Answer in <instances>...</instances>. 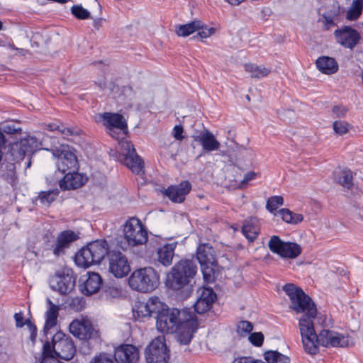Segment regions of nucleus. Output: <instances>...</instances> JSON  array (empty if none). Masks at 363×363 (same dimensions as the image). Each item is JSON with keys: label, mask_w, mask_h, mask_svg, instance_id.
Returning <instances> with one entry per match:
<instances>
[{"label": "nucleus", "mask_w": 363, "mask_h": 363, "mask_svg": "<svg viewBox=\"0 0 363 363\" xmlns=\"http://www.w3.org/2000/svg\"><path fill=\"white\" fill-rule=\"evenodd\" d=\"M284 291L289 296L291 304L290 308L296 313H302L298 327L305 351L311 354L318 352V346L345 347L348 340L344 335L329 330H322L318 334L315 325L317 319V308L312 299L301 288L294 284H286Z\"/></svg>", "instance_id": "nucleus-1"}, {"label": "nucleus", "mask_w": 363, "mask_h": 363, "mask_svg": "<svg viewBox=\"0 0 363 363\" xmlns=\"http://www.w3.org/2000/svg\"><path fill=\"white\" fill-rule=\"evenodd\" d=\"M157 330L163 334H177L178 342L182 345L190 343L198 328L194 314L186 310L166 307L156 315Z\"/></svg>", "instance_id": "nucleus-2"}, {"label": "nucleus", "mask_w": 363, "mask_h": 363, "mask_svg": "<svg viewBox=\"0 0 363 363\" xmlns=\"http://www.w3.org/2000/svg\"><path fill=\"white\" fill-rule=\"evenodd\" d=\"M109 246L106 240H96L88 243L77 252L74 257L75 263L80 267L88 268L99 264L109 253Z\"/></svg>", "instance_id": "nucleus-3"}, {"label": "nucleus", "mask_w": 363, "mask_h": 363, "mask_svg": "<svg viewBox=\"0 0 363 363\" xmlns=\"http://www.w3.org/2000/svg\"><path fill=\"white\" fill-rule=\"evenodd\" d=\"M197 272V266L193 260L182 259L177 262L167 274L166 285L177 291L189 284Z\"/></svg>", "instance_id": "nucleus-4"}, {"label": "nucleus", "mask_w": 363, "mask_h": 363, "mask_svg": "<svg viewBox=\"0 0 363 363\" xmlns=\"http://www.w3.org/2000/svg\"><path fill=\"white\" fill-rule=\"evenodd\" d=\"M46 354H52L65 360H70L76 352L72 339L61 331L56 333L52 341H46L43 347Z\"/></svg>", "instance_id": "nucleus-5"}, {"label": "nucleus", "mask_w": 363, "mask_h": 363, "mask_svg": "<svg viewBox=\"0 0 363 363\" xmlns=\"http://www.w3.org/2000/svg\"><path fill=\"white\" fill-rule=\"evenodd\" d=\"M160 276L152 267H144L135 270L128 279L130 287L137 291L148 293L159 285Z\"/></svg>", "instance_id": "nucleus-6"}, {"label": "nucleus", "mask_w": 363, "mask_h": 363, "mask_svg": "<svg viewBox=\"0 0 363 363\" xmlns=\"http://www.w3.org/2000/svg\"><path fill=\"white\" fill-rule=\"evenodd\" d=\"M196 258L201 264L204 281L211 283L214 280V269L216 265L215 250L209 244H202L197 247Z\"/></svg>", "instance_id": "nucleus-7"}, {"label": "nucleus", "mask_w": 363, "mask_h": 363, "mask_svg": "<svg viewBox=\"0 0 363 363\" xmlns=\"http://www.w3.org/2000/svg\"><path fill=\"white\" fill-rule=\"evenodd\" d=\"M53 155L56 157L57 169L54 175H63L68 172L78 169V160L72 147L62 145L54 150Z\"/></svg>", "instance_id": "nucleus-8"}, {"label": "nucleus", "mask_w": 363, "mask_h": 363, "mask_svg": "<svg viewBox=\"0 0 363 363\" xmlns=\"http://www.w3.org/2000/svg\"><path fill=\"white\" fill-rule=\"evenodd\" d=\"M119 160L133 173L140 174L144 172V162L136 153L133 145L128 140L119 143Z\"/></svg>", "instance_id": "nucleus-9"}, {"label": "nucleus", "mask_w": 363, "mask_h": 363, "mask_svg": "<svg viewBox=\"0 0 363 363\" xmlns=\"http://www.w3.org/2000/svg\"><path fill=\"white\" fill-rule=\"evenodd\" d=\"M123 232L124 238L130 246L142 245L147 241V232L138 218H131L127 220Z\"/></svg>", "instance_id": "nucleus-10"}, {"label": "nucleus", "mask_w": 363, "mask_h": 363, "mask_svg": "<svg viewBox=\"0 0 363 363\" xmlns=\"http://www.w3.org/2000/svg\"><path fill=\"white\" fill-rule=\"evenodd\" d=\"M268 247L271 252L283 258L295 259L302 252L301 246L296 242H284L279 236L271 237Z\"/></svg>", "instance_id": "nucleus-11"}, {"label": "nucleus", "mask_w": 363, "mask_h": 363, "mask_svg": "<svg viewBox=\"0 0 363 363\" xmlns=\"http://www.w3.org/2000/svg\"><path fill=\"white\" fill-rule=\"evenodd\" d=\"M76 278L70 269L57 271L50 280V287L60 294H69L74 288Z\"/></svg>", "instance_id": "nucleus-12"}, {"label": "nucleus", "mask_w": 363, "mask_h": 363, "mask_svg": "<svg viewBox=\"0 0 363 363\" xmlns=\"http://www.w3.org/2000/svg\"><path fill=\"white\" fill-rule=\"evenodd\" d=\"M147 363H167L169 350L164 343V336L154 339L145 350Z\"/></svg>", "instance_id": "nucleus-13"}, {"label": "nucleus", "mask_w": 363, "mask_h": 363, "mask_svg": "<svg viewBox=\"0 0 363 363\" xmlns=\"http://www.w3.org/2000/svg\"><path fill=\"white\" fill-rule=\"evenodd\" d=\"M69 329L74 337L82 340H87L97 336V330L88 318L82 317L72 320Z\"/></svg>", "instance_id": "nucleus-14"}, {"label": "nucleus", "mask_w": 363, "mask_h": 363, "mask_svg": "<svg viewBox=\"0 0 363 363\" xmlns=\"http://www.w3.org/2000/svg\"><path fill=\"white\" fill-rule=\"evenodd\" d=\"M109 272L117 278H122L128 274L130 267L127 257L118 250H110L108 254Z\"/></svg>", "instance_id": "nucleus-15"}, {"label": "nucleus", "mask_w": 363, "mask_h": 363, "mask_svg": "<svg viewBox=\"0 0 363 363\" xmlns=\"http://www.w3.org/2000/svg\"><path fill=\"white\" fill-rule=\"evenodd\" d=\"M41 143L34 136L28 135L12 145L11 152L16 160L23 159L25 155L33 153L40 148Z\"/></svg>", "instance_id": "nucleus-16"}, {"label": "nucleus", "mask_w": 363, "mask_h": 363, "mask_svg": "<svg viewBox=\"0 0 363 363\" xmlns=\"http://www.w3.org/2000/svg\"><path fill=\"white\" fill-rule=\"evenodd\" d=\"M51 179L52 182H57L62 190H69L82 186L86 182L87 177L75 170L63 175H54Z\"/></svg>", "instance_id": "nucleus-17"}, {"label": "nucleus", "mask_w": 363, "mask_h": 363, "mask_svg": "<svg viewBox=\"0 0 363 363\" xmlns=\"http://www.w3.org/2000/svg\"><path fill=\"white\" fill-rule=\"evenodd\" d=\"M96 121L102 123L108 129V133L114 137L115 129L125 132L128 125L123 116L119 113L105 112L96 116Z\"/></svg>", "instance_id": "nucleus-18"}, {"label": "nucleus", "mask_w": 363, "mask_h": 363, "mask_svg": "<svg viewBox=\"0 0 363 363\" xmlns=\"http://www.w3.org/2000/svg\"><path fill=\"white\" fill-rule=\"evenodd\" d=\"M336 41L345 48L353 49L359 43L360 34L350 26H343L334 32Z\"/></svg>", "instance_id": "nucleus-19"}, {"label": "nucleus", "mask_w": 363, "mask_h": 363, "mask_svg": "<svg viewBox=\"0 0 363 363\" xmlns=\"http://www.w3.org/2000/svg\"><path fill=\"white\" fill-rule=\"evenodd\" d=\"M198 293L199 296L194 304V309L197 313L203 314L210 310L217 296L211 288L208 287L200 289Z\"/></svg>", "instance_id": "nucleus-20"}, {"label": "nucleus", "mask_w": 363, "mask_h": 363, "mask_svg": "<svg viewBox=\"0 0 363 363\" xmlns=\"http://www.w3.org/2000/svg\"><path fill=\"white\" fill-rule=\"evenodd\" d=\"M191 185L188 181H183L179 185L170 186L164 191V195L172 202L182 203L189 193Z\"/></svg>", "instance_id": "nucleus-21"}, {"label": "nucleus", "mask_w": 363, "mask_h": 363, "mask_svg": "<svg viewBox=\"0 0 363 363\" xmlns=\"http://www.w3.org/2000/svg\"><path fill=\"white\" fill-rule=\"evenodd\" d=\"M193 138L199 142L202 148L206 152H213L218 150L220 147V143L215 138L214 135L207 129H203L197 135H194Z\"/></svg>", "instance_id": "nucleus-22"}, {"label": "nucleus", "mask_w": 363, "mask_h": 363, "mask_svg": "<svg viewBox=\"0 0 363 363\" xmlns=\"http://www.w3.org/2000/svg\"><path fill=\"white\" fill-rule=\"evenodd\" d=\"M115 359L120 363H138V350L132 345H125L115 352Z\"/></svg>", "instance_id": "nucleus-23"}, {"label": "nucleus", "mask_w": 363, "mask_h": 363, "mask_svg": "<svg viewBox=\"0 0 363 363\" xmlns=\"http://www.w3.org/2000/svg\"><path fill=\"white\" fill-rule=\"evenodd\" d=\"M78 239V235L72 230H65L58 235L57 242L53 246V254L58 257L64 255L65 249L68 248L69 245Z\"/></svg>", "instance_id": "nucleus-24"}, {"label": "nucleus", "mask_w": 363, "mask_h": 363, "mask_svg": "<svg viewBox=\"0 0 363 363\" xmlns=\"http://www.w3.org/2000/svg\"><path fill=\"white\" fill-rule=\"evenodd\" d=\"M259 232V222L257 218L251 217L245 220L242 233L249 242H253L257 238Z\"/></svg>", "instance_id": "nucleus-25"}, {"label": "nucleus", "mask_w": 363, "mask_h": 363, "mask_svg": "<svg viewBox=\"0 0 363 363\" xmlns=\"http://www.w3.org/2000/svg\"><path fill=\"white\" fill-rule=\"evenodd\" d=\"M47 304L48 310L45 312V323L43 328L45 333L57 325L60 310L59 306L53 303L49 298H47Z\"/></svg>", "instance_id": "nucleus-26"}, {"label": "nucleus", "mask_w": 363, "mask_h": 363, "mask_svg": "<svg viewBox=\"0 0 363 363\" xmlns=\"http://www.w3.org/2000/svg\"><path fill=\"white\" fill-rule=\"evenodd\" d=\"M334 179L336 183L341 185L344 189L353 191V175L350 169H337L334 172Z\"/></svg>", "instance_id": "nucleus-27"}, {"label": "nucleus", "mask_w": 363, "mask_h": 363, "mask_svg": "<svg viewBox=\"0 0 363 363\" xmlns=\"http://www.w3.org/2000/svg\"><path fill=\"white\" fill-rule=\"evenodd\" d=\"M177 244L176 242L167 243L158 250V261L162 265L169 266L172 264Z\"/></svg>", "instance_id": "nucleus-28"}, {"label": "nucleus", "mask_w": 363, "mask_h": 363, "mask_svg": "<svg viewBox=\"0 0 363 363\" xmlns=\"http://www.w3.org/2000/svg\"><path fill=\"white\" fill-rule=\"evenodd\" d=\"M316 66L318 69L325 74L335 73L338 70V65L334 58L322 56L317 59Z\"/></svg>", "instance_id": "nucleus-29"}, {"label": "nucleus", "mask_w": 363, "mask_h": 363, "mask_svg": "<svg viewBox=\"0 0 363 363\" xmlns=\"http://www.w3.org/2000/svg\"><path fill=\"white\" fill-rule=\"evenodd\" d=\"M102 279L100 275L95 272L89 273V277L84 282V291L86 295L96 293L101 285Z\"/></svg>", "instance_id": "nucleus-30"}, {"label": "nucleus", "mask_w": 363, "mask_h": 363, "mask_svg": "<svg viewBox=\"0 0 363 363\" xmlns=\"http://www.w3.org/2000/svg\"><path fill=\"white\" fill-rule=\"evenodd\" d=\"M202 28L203 25L200 21H194L191 23L179 26L176 30V33L179 36L186 37Z\"/></svg>", "instance_id": "nucleus-31"}, {"label": "nucleus", "mask_w": 363, "mask_h": 363, "mask_svg": "<svg viewBox=\"0 0 363 363\" xmlns=\"http://www.w3.org/2000/svg\"><path fill=\"white\" fill-rule=\"evenodd\" d=\"M245 69L250 74L251 77L257 79L267 76L271 72L269 69L255 64H246Z\"/></svg>", "instance_id": "nucleus-32"}, {"label": "nucleus", "mask_w": 363, "mask_h": 363, "mask_svg": "<svg viewBox=\"0 0 363 363\" xmlns=\"http://www.w3.org/2000/svg\"><path fill=\"white\" fill-rule=\"evenodd\" d=\"M46 128L50 131H57L65 137L77 135L79 132V129L65 127L63 124L50 123L46 125Z\"/></svg>", "instance_id": "nucleus-33"}, {"label": "nucleus", "mask_w": 363, "mask_h": 363, "mask_svg": "<svg viewBox=\"0 0 363 363\" xmlns=\"http://www.w3.org/2000/svg\"><path fill=\"white\" fill-rule=\"evenodd\" d=\"M278 213L281 216L283 220L290 224H298L303 219L302 214L294 213L288 208H282Z\"/></svg>", "instance_id": "nucleus-34"}, {"label": "nucleus", "mask_w": 363, "mask_h": 363, "mask_svg": "<svg viewBox=\"0 0 363 363\" xmlns=\"http://www.w3.org/2000/svg\"><path fill=\"white\" fill-rule=\"evenodd\" d=\"M362 8L363 0H354L347 11L346 18L349 21L357 19L362 13Z\"/></svg>", "instance_id": "nucleus-35"}, {"label": "nucleus", "mask_w": 363, "mask_h": 363, "mask_svg": "<svg viewBox=\"0 0 363 363\" xmlns=\"http://www.w3.org/2000/svg\"><path fill=\"white\" fill-rule=\"evenodd\" d=\"M265 363H289V358L277 351H267L264 353Z\"/></svg>", "instance_id": "nucleus-36"}, {"label": "nucleus", "mask_w": 363, "mask_h": 363, "mask_svg": "<svg viewBox=\"0 0 363 363\" xmlns=\"http://www.w3.org/2000/svg\"><path fill=\"white\" fill-rule=\"evenodd\" d=\"M147 302L151 315L153 313H156L157 315L160 313V311H162V310H164L166 309V307H167L157 296L150 297L147 300Z\"/></svg>", "instance_id": "nucleus-37"}, {"label": "nucleus", "mask_w": 363, "mask_h": 363, "mask_svg": "<svg viewBox=\"0 0 363 363\" xmlns=\"http://www.w3.org/2000/svg\"><path fill=\"white\" fill-rule=\"evenodd\" d=\"M284 204V199L281 196L270 197L266 204V208L271 213L275 211L279 206Z\"/></svg>", "instance_id": "nucleus-38"}, {"label": "nucleus", "mask_w": 363, "mask_h": 363, "mask_svg": "<svg viewBox=\"0 0 363 363\" xmlns=\"http://www.w3.org/2000/svg\"><path fill=\"white\" fill-rule=\"evenodd\" d=\"M71 12L78 19L84 20L91 18L90 12L81 5H74L71 8Z\"/></svg>", "instance_id": "nucleus-39"}, {"label": "nucleus", "mask_w": 363, "mask_h": 363, "mask_svg": "<svg viewBox=\"0 0 363 363\" xmlns=\"http://www.w3.org/2000/svg\"><path fill=\"white\" fill-rule=\"evenodd\" d=\"M252 324L247 320L240 321L237 325V333L239 335L245 337L252 330Z\"/></svg>", "instance_id": "nucleus-40"}, {"label": "nucleus", "mask_w": 363, "mask_h": 363, "mask_svg": "<svg viewBox=\"0 0 363 363\" xmlns=\"http://www.w3.org/2000/svg\"><path fill=\"white\" fill-rule=\"evenodd\" d=\"M3 177L10 184H13L15 182L16 166L13 163H9L6 165Z\"/></svg>", "instance_id": "nucleus-41"}, {"label": "nucleus", "mask_w": 363, "mask_h": 363, "mask_svg": "<svg viewBox=\"0 0 363 363\" xmlns=\"http://www.w3.org/2000/svg\"><path fill=\"white\" fill-rule=\"evenodd\" d=\"M57 194L53 191L43 192L39 195V199L43 204L49 205L54 201Z\"/></svg>", "instance_id": "nucleus-42"}, {"label": "nucleus", "mask_w": 363, "mask_h": 363, "mask_svg": "<svg viewBox=\"0 0 363 363\" xmlns=\"http://www.w3.org/2000/svg\"><path fill=\"white\" fill-rule=\"evenodd\" d=\"M136 312L139 316L148 317L150 316V311L149 309L148 302H140L136 306Z\"/></svg>", "instance_id": "nucleus-43"}, {"label": "nucleus", "mask_w": 363, "mask_h": 363, "mask_svg": "<svg viewBox=\"0 0 363 363\" xmlns=\"http://www.w3.org/2000/svg\"><path fill=\"white\" fill-rule=\"evenodd\" d=\"M333 129L337 134H345L348 131V123L341 121H335L333 123Z\"/></svg>", "instance_id": "nucleus-44"}, {"label": "nucleus", "mask_w": 363, "mask_h": 363, "mask_svg": "<svg viewBox=\"0 0 363 363\" xmlns=\"http://www.w3.org/2000/svg\"><path fill=\"white\" fill-rule=\"evenodd\" d=\"M250 342L256 347H259L264 341V335L261 332L252 333L249 336Z\"/></svg>", "instance_id": "nucleus-45"}, {"label": "nucleus", "mask_w": 363, "mask_h": 363, "mask_svg": "<svg viewBox=\"0 0 363 363\" xmlns=\"http://www.w3.org/2000/svg\"><path fill=\"white\" fill-rule=\"evenodd\" d=\"M91 363H114V361L110 355L101 353L96 356Z\"/></svg>", "instance_id": "nucleus-46"}, {"label": "nucleus", "mask_w": 363, "mask_h": 363, "mask_svg": "<svg viewBox=\"0 0 363 363\" xmlns=\"http://www.w3.org/2000/svg\"><path fill=\"white\" fill-rule=\"evenodd\" d=\"M347 111V108L342 105L334 106L332 109L333 116L334 118L344 117Z\"/></svg>", "instance_id": "nucleus-47"}, {"label": "nucleus", "mask_w": 363, "mask_h": 363, "mask_svg": "<svg viewBox=\"0 0 363 363\" xmlns=\"http://www.w3.org/2000/svg\"><path fill=\"white\" fill-rule=\"evenodd\" d=\"M256 173L255 172H249L245 174L244 179L239 184L240 189H244L247 186L248 182L255 179Z\"/></svg>", "instance_id": "nucleus-48"}, {"label": "nucleus", "mask_w": 363, "mask_h": 363, "mask_svg": "<svg viewBox=\"0 0 363 363\" xmlns=\"http://www.w3.org/2000/svg\"><path fill=\"white\" fill-rule=\"evenodd\" d=\"M2 130L7 134H14L17 133L18 130H21V128L16 127L13 123H6L2 126Z\"/></svg>", "instance_id": "nucleus-49"}, {"label": "nucleus", "mask_w": 363, "mask_h": 363, "mask_svg": "<svg viewBox=\"0 0 363 363\" xmlns=\"http://www.w3.org/2000/svg\"><path fill=\"white\" fill-rule=\"evenodd\" d=\"M184 129L182 125H175L173 129V135L176 140H182L184 138L183 136Z\"/></svg>", "instance_id": "nucleus-50"}, {"label": "nucleus", "mask_w": 363, "mask_h": 363, "mask_svg": "<svg viewBox=\"0 0 363 363\" xmlns=\"http://www.w3.org/2000/svg\"><path fill=\"white\" fill-rule=\"evenodd\" d=\"M233 363H265L262 360L254 359L252 357H242L240 359H236L234 360Z\"/></svg>", "instance_id": "nucleus-51"}, {"label": "nucleus", "mask_w": 363, "mask_h": 363, "mask_svg": "<svg viewBox=\"0 0 363 363\" xmlns=\"http://www.w3.org/2000/svg\"><path fill=\"white\" fill-rule=\"evenodd\" d=\"M214 28H211L209 29L202 30L197 33V36L201 38H206L214 33Z\"/></svg>", "instance_id": "nucleus-52"}, {"label": "nucleus", "mask_w": 363, "mask_h": 363, "mask_svg": "<svg viewBox=\"0 0 363 363\" xmlns=\"http://www.w3.org/2000/svg\"><path fill=\"white\" fill-rule=\"evenodd\" d=\"M14 318L16 320V325L18 328H21L25 325V323H23V316L22 313H16L14 315Z\"/></svg>", "instance_id": "nucleus-53"}, {"label": "nucleus", "mask_w": 363, "mask_h": 363, "mask_svg": "<svg viewBox=\"0 0 363 363\" xmlns=\"http://www.w3.org/2000/svg\"><path fill=\"white\" fill-rule=\"evenodd\" d=\"M77 302V303L79 305V307L77 308V310H82L84 308V301L83 298H74L72 300V304L74 306L75 303Z\"/></svg>", "instance_id": "nucleus-54"}, {"label": "nucleus", "mask_w": 363, "mask_h": 363, "mask_svg": "<svg viewBox=\"0 0 363 363\" xmlns=\"http://www.w3.org/2000/svg\"><path fill=\"white\" fill-rule=\"evenodd\" d=\"M104 19L101 18H96L94 20L93 25L96 30H99L103 23Z\"/></svg>", "instance_id": "nucleus-55"}, {"label": "nucleus", "mask_w": 363, "mask_h": 363, "mask_svg": "<svg viewBox=\"0 0 363 363\" xmlns=\"http://www.w3.org/2000/svg\"><path fill=\"white\" fill-rule=\"evenodd\" d=\"M25 324L27 325L30 332L37 330L35 325L30 320H26Z\"/></svg>", "instance_id": "nucleus-56"}, {"label": "nucleus", "mask_w": 363, "mask_h": 363, "mask_svg": "<svg viewBox=\"0 0 363 363\" xmlns=\"http://www.w3.org/2000/svg\"><path fill=\"white\" fill-rule=\"evenodd\" d=\"M5 143H6V139H5L4 135L1 131H0V150H2V147L4 146Z\"/></svg>", "instance_id": "nucleus-57"}, {"label": "nucleus", "mask_w": 363, "mask_h": 363, "mask_svg": "<svg viewBox=\"0 0 363 363\" xmlns=\"http://www.w3.org/2000/svg\"><path fill=\"white\" fill-rule=\"evenodd\" d=\"M231 5H238L244 0H226Z\"/></svg>", "instance_id": "nucleus-58"}, {"label": "nucleus", "mask_w": 363, "mask_h": 363, "mask_svg": "<svg viewBox=\"0 0 363 363\" xmlns=\"http://www.w3.org/2000/svg\"><path fill=\"white\" fill-rule=\"evenodd\" d=\"M37 337V330L30 332V338L33 342L35 341Z\"/></svg>", "instance_id": "nucleus-59"}, {"label": "nucleus", "mask_w": 363, "mask_h": 363, "mask_svg": "<svg viewBox=\"0 0 363 363\" xmlns=\"http://www.w3.org/2000/svg\"><path fill=\"white\" fill-rule=\"evenodd\" d=\"M283 113H284V114H286V115H288V116H294V112L292 110H290V109L286 110V111H284L283 112Z\"/></svg>", "instance_id": "nucleus-60"}, {"label": "nucleus", "mask_w": 363, "mask_h": 363, "mask_svg": "<svg viewBox=\"0 0 363 363\" xmlns=\"http://www.w3.org/2000/svg\"><path fill=\"white\" fill-rule=\"evenodd\" d=\"M30 164H31V162L30 160L28 162V164H27V167H29L30 166Z\"/></svg>", "instance_id": "nucleus-61"}, {"label": "nucleus", "mask_w": 363, "mask_h": 363, "mask_svg": "<svg viewBox=\"0 0 363 363\" xmlns=\"http://www.w3.org/2000/svg\"><path fill=\"white\" fill-rule=\"evenodd\" d=\"M2 27H3L2 23H1V21H0V30L2 28Z\"/></svg>", "instance_id": "nucleus-62"}, {"label": "nucleus", "mask_w": 363, "mask_h": 363, "mask_svg": "<svg viewBox=\"0 0 363 363\" xmlns=\"http://www.w3.org/2000/svg\"><path fill=\"white\" fill-rule=\"evenodd\" d=\"M246 99H247L248 101H250V96H249L248 95H247V96H246Z\"/></svg>", "instance_id": "nucleus-63"}, {"label": "nucleus", "mask_w": 363, "mask_h": 363, "mask_svg": "<svg viewBox=\"0 0 363 363\" xmlns=\"http://www.w3.org/2000/svg\"><path fill=\"white\" fill-rule=\"evenodd\" d=\"M122 247V249L123 250H125L126 249V247H123V246H121Z\"/></svg>", "instance_id": "nucleus-64"}]
</instances>
